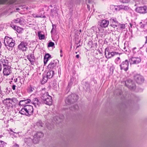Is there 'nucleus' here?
<instances>
[{
    "instance_id": "nucleus-14",
    "label": "nucleus",
    "mask_w": 147,
    "mask_h": 147,
    "mask_svg": "<svg viewBox=\"0 0 147 147\" xmlns=\"http://www.w3.org/2000/svg\"><path fill=\"white\" fill-rule=\"evenodd\" d=\"M31 102V100L30 99H24L20 100L19 103V105L20 106H23L25 107L26 106V104L30 103Z\"/></svg>"
},
{
    "instance_id": "nucleus-52",
    "label": "nucleus",
    "mask_w": 147,
    "mask_h": 147,
    "mask_svg": "<svg viewBox=\"0 0 147 147\" xmlns=\"http://www.w3.org/2000/svg\"><path fill=\"white\" fill-rule=\"evenodd\" d=\"M52 26H53V28H52V30H51V33H52L53 32V26H54V25H53Z\"/></svg>"
},
{
    "instance_id": "nucleus-3",
    "label": "nucleus",
    "mask_w": 147,
    "mask_h": 147,
    "mask_svg": "<svg viewBox=\"0 0 147 147\" xmlns=\"http://www.w3.org/2000/svg\"><path fill=\"white\" fill-rule=\"evenodd\" d=\"M4 42L5 46H7L11 48H9V50H12L15 45V41L13 40L12 38H9L6 36L4 39Z\"/></svg>"
},
{
    "instance_id": "nucleus-2",
    "label": "nucleus",
    "mask_w": 147,
    "mask_h": 147,
    "mask_svg": "<svg viewBox=\"0 0 147 147\" xmlns=\"http://www.w3.org/2000/svg\"><path fill=\"white\" fill-rule=\"evenodd\" d=\"M78 95L74 94H72L69 95L66 98L65 102L66 104L69 105L76 102L78 99Z\"/></svg>"
},
{
    "instance_id": "nucleus-21",
    "label": "nucleus",
    "mask_w": 147,
    "mask_h": 147,
    "mask_svg": "<svg viewBox=\"0 0 147 147\" xmlns=\"http://www.w3.org/2000/svg\"><path fill=\"white\" fill-rule=\"evenodd\" d=\"M33 103L35 107H36L37 105L38 107H39L41 103L38 98H35L33 99Z\"/></svg>"
},
{
    "instance_id": "nucleus-57",
    "label": "nucleus",
    "mask_w": 147,
    "mask_h": 147,
    "mask_svg": "<svg viewBox=\"0 0 147 147\" xmlns=\"http://www.w3.org/2000/svg\"><path fill=\"white\" fill-rule=\"evenodd\" d=\"M17 80V79L16 78V79H14V80L15 82H16Z\"/></svg>"
},
{
    "instance_id": "nucleus-1",
    "label": "nucleus",
    "mask_w": 147,
    "mask_h": 147,
    "mask_svg": "<svg viewBox=\"0 0 147 147\" xmlns=\"http://www.w3.org/2000/svg\"><path fill=\"white\" fill-rule=\"evenodd\" d=\"M33 112V107L30 105H27L22 108L19 113L22 115L30 116L32 114Z\"/></svg>"
},
{
    "instance_id": "nucleus-60",
    "label": "nucleus",
    "mask_w": 147,
    "mask_h": 147,
    "mask_svg": "<svg viewBox=\"0 0 147 147\" xmlns=\"http://www.w3.org/2000/svg\"><path fill=\"white\" fill-rule=\"evenodd\" d=\"M69 85H71V83H69V84H68V85H69Z\"/></svg>"
},
{
    "instance_id": "nucleus-56",
    "label": "nucleus",
    "mask_w": 147,
    "mask_h": 147,
    "mask_svg": "<svg viewBox=\"0 0 147 147\" xmlns=\"http://www.w3.org/2000/svg\"><path fill=\"white\" fill-rule=\"evenodd\" d=\"M87 7H88V9L89 10L90 8V6L89 5H87Z\"/></svg>"
},
{
    "instance_id": "nucleus-5",
    "label": "nucleus",
    "mask_w": 147,
    "mask_h": 147,
    "mask_svg": "<svg viewBox=\"0 0 147 147\" xmlns=\"http://www.w3.org/2000/svg\"><path fill=\"white\" fill-rule=\"evenodd\" d=\"M129 62L127 60H125L123 61L120 65L119 66L121 70H124L127 71L128 69Z\"/></svg>"
},
{
    "instance_id": "nucleus-20",
    "label": "nucleus",
    "mask_w": 147,
    "mask_h": 147,
    "mask_svg": "<svg viewBox=\"0 0 147 147\" xmlns=\"http://www.w3.org/2000/svg\"><path fill=\"white\" fill-rule=\"evenodd\" d=\"M48 98L44 102V103L47 105H51L52 104V97L51 96H48Z\"/></svg>"
},
{
    "instance_id": "nucleus-13",
    "label": "nucleus",
    "mask_w": 147,
    "mask_h": 147,
    "mask_svg": "<svg viewBox=\"0 0 147 147\" xmlns=\"http://www.w3.org/2000/svg\"><path fill=\"white\" fill-rule=\"evenodd\" d=\"M109 24V21L108 20H101L100 22V25L102 28H105L108 27Z\"/></svg>"
},
{
    "instance_id": "nucleus-43",
    "label": "nucleus",
    "mask_w": 147,
    "mask_h": 147,
    "mask_svg": "<svg viewBox=\"0 0 147 147\" xmlns=\"http://www.w3.org/2000/svg\"><path fill=\"white\" fill-rule=\"evenodd\" d=\"M123 8V9L126 10H128L129 8V7L127 6H124V5Z\"/></svg>"
},
{
    "instance_id": "nucleus-59",
    "label": "nucleus",
    "mask_w": 147,
    "mask_h": 147,
    "mask_svg": "<svg viewBox=\"0 0 147 147\" xmlns=\"http://www.w3.org/2000/svg\"><path fill=\"white\" fill-rule=\"evenodd\" d=\"M125 49H126V48L125 47L124 48H123V49H124V50H125V51H127V50H125Z\"/></svg>"
},
{
    "instance_id": "nucleus-27",
    "label": "nucleus",
    "mask_w": 147,
    "mask_h": 147,
    "mask_svg": "<svg viewBox=\"0 0 147 147\" xmlns=\"http://www.w3.org/2000/svg\"><path fill=\"white\" fill-rule=\"evenodd\" d=\"M41 32L39 31L38 32V36L39 39L40 40H42L44 39L45 36L44 34H41L40 33Z\"/></svg>"
},
{
    "instance_id": "nucleus-64",
    "label": "nucleus",
    "mask_w": 147,
    "mask_h": 147,
    "mask_svg": "<svg viewBox=\"0 0 147 147\" xmlns=\"http://www.w3.org/2000/svg\"><path fill=\"white\" fill-rule=\"evenodd\" d=\"M19 8H17L16 9V10H19Z\"/></svg>"
},
{
    "instance_id": "nucleus-63",
    "label": "nucleus",
    "mask_w": 147,
    "mask_h": 147,
    "mask_svg": "<svg viewBox=\"0 0 147 147\" xmlns=\"http://www.w3.org/2000/svg\"><path fill=\"white\" fill-rule=\"evenodd\" d=\"M80 40H79V41L78 43H77V44H78V43H80Z\"/></svg>"
},
{
    "instance_id": "nucleus-51",
    "label": "nucleus",
    "mask_w": 147,
    "mask_h": 147,
    "mask_svg": "<svg viewBox=\"0 0 147 147\" xmlns=\"http://www.w3.org/2000/svg\"><path fill=\"white\" fill-rule=\"evenodd\" d=\"M114 7H115V9L116 11H117V10H118V8L117 7V6H114Z\"/></svg>"
},
{
    "instance_id": "nucleus-23",
    "label": "nucleus",
    "mask_w": 147,
    "mask_h": 147,
    "mask_svg": "<svg viewBox=\"0 0 147 147\" xmlns=\"http://www.w3.org/2000/svg\"><path fill=\"white\" fill-rule=\"evenodd\" d=\"M57 14V10L56 9H51V12L50 14L51 16H52L53 18L56 16V14Z\"/></svg>"
},
{
    "instance_id": "nucleus-49",
    "label": "nucleus",
    "mask_w": 147,
    "mask_h": 147,
    "mask_svg": "<svg viewBox=\"0 0 147 147\" xmlns=\"http://www.w3.org/2000/svg\"><path fill=\"white\" fill-rule=\"evenodd\" d=\"M17 27L15 26H13V27H12V28L14 29L15 30H16L17 29Z\"/></svg>"
},
{
    "instance_id": "nucleus-28",
    "label": "nucleus",
    "mask_w": 147,
    "mask_h": 147,
    "mask_svg": "<svg viewBox=\"0 0 147 147\" xmlns=\"http://www.w3.org/2000/svg\"><path fill=\"white\" fill-rule=\"evenodd\" d=\"M34 90V89L32 86L30 85L27 88V91L28 93H31Z\"/></svg>"
},
{
    "instance_id": "nucleus-25",
    "label": "nucleus",
    "mask_w": 147,
    "mask_h": 147,
    "mask_svg": "<svg viewBox=\"0 0 147 147\" xmlns=\"http://www.w3.org/2000/svg\"><path fill=\"white\" fill-rule=\"evenodd\" d=\"M24 141L26 144L29 145L33 142V140L30 138H26L24 139Z\"/></svg>"
},
{
    "instance_id": "nucleus-6",
    "label": "nucleus",
    "mask_w": 147,
    "mask_h": 147,
    "mask_svg": "<svg viewBox=\"0 0 147 147\" xmlns=\"http://www.w3.org/2000/svg\"><path fill=\"white\" fill-rule=\"evenodd\" d=\"M28 43L25 42H21L18 46V49L23 52L26 51L28 49Z\"/></svg>"
},
{
    "instance_id": "nucleus-7",
    "label": "nucleus",
    "mask_w": 147,
    "mask_h": 147,
    "mask_svg": "<svg viewBox=\"0 0 147 147\" xmlns=\"http://www.w3.org/2000/svg\"><path fill=\"white\" fill-rule=\"evenodd\" d=\"M135 10L138 13L144 14L147 12V7L146 5L137 7L136 8Z\"/></svg>"
},
{
    "instance_id": "nucleus-22",
    "label": "nucleus",
    "mask_w": 147,
    "mask_h": 147,
    "mask_svg": "<svg viewBox=\"0 0 147 147\" xmlns=\"http://www.w3.org/2000/svg\"><path fill=\"white\" fill-rule=\"evenodd\" d=\"M51 58V55L49 53L46 54L44 56V62L45 65L48 61L49 58Z\"/></svg>"
},
{
    "instance_id": "nucleus-47",
    "label": "nucleus",
    "mask_w": 147,
    "mask_h": 147,
    "mask_svg": "<svg viewBox=\"0 0 147 147\" xmlns=\"http://www.w3.org/2000/svg\"><path fill=\"white\" fill-rule=\"evenodd\" d=\"M21 18H19V23H20V24H22V20H21Z\"/></svg>"
},
{
    "instance_id": "nucleus-40",
    "label": "nucleus",
    "mask_w": 147,
    "mask_h": 147,
    "mask_svg": "<svg viewBox=\"0 0 147 147\" xmlns=\"http://www.w3.org/2000/svg\"><path fill=\"white\" fill-rule=\"evenodd\" d=\"M8 0H0V4H4Z\"/></svg>"
},
{
    "instance_id": "nucleus-36",
    "label": "nucleus",
    "mask_w": 147,
    "mask_h": 147,
    "mask_svg": "<svg viewBox=\"0 0 147 147\" xmlns=\"http://www.w3.org/2000/svg\"><path fill=\"white\" fill-rule=\"evenodd\" d=\"M120 58L119 57H117L115 60V62L117 64H118L119 62Z\"/></svg>"
},
{
    "instance_id": "nucleus-32",
    "label": "nucleus",
    "mask_w": 147,
    "mask_h": 147,
    "mask_svg": "<svg viewBox=\"0 0 147 147\" xmlns=\"http://www.w3.org/2000/svg\"><path fill=\"white\" fill-rule=\"evenodd\" d=\"M55 45V44L53 42H50L48 44V47H53Z\"/></svg>"
},
{
    "instance_id": "nucleus-48",
    "label": "nucleus",
    "mask_w": 147,
    "mask_h": 147,
    "mask_svg": "<svg viewBox=\"0 0 147 147\" xmlns=\"http://www.w3.org/2000/svg\"><path fill=\"white\" fill-rule=\"evenodd\" d=\"M100 31V30L99 28V27H97V29L96 30V32H98Z\"/></svg>"
},
{
    "instance_id": "nucleus-11",
    "label": "nucleus",
    "mask_w": 147,
    "mask_h": 147,
    "mask_svg": "<svg viewBox=\"0 0 147 147\" xmlns=\"http://www.w3.org/2000/svg\"><path fill=\"white\" fill-rule=\"evenodd\" d=\"M141 61L140 57H131L129 59L130 64H137Z\"/></svg>"
},
{
    "instance_id": "nucleus-53",
    "label": "nucleus",
    "mask_w": 147,
    "mask_h": 147,
    "mask_svg": "<svg viewBox=\"0 0 147 147\" xmlns=\"http://www.w3.org/2000/svg\"><path fill=\"white\" fill-rule=\"evenodd\" d=\"M78 106L77 105H75V107H74V108L75 109H77L78 108Z\"/></svg>"
},
{
    "instance_id": "nucleus-26",
    "label": "nucleus",
    "mask_w": 147,
    "mask_h": 147,
    "mask_svg": "<svg viewBox=\"0 0 147 147\" xmlns=\"http://www.w3.org/2000/svg\"><path fill=\"white\" fill-rule=\"evenodd\" d=\"M48 78H48L47 76H46L45 75H43L42 77V83L44 84L45 83H46L47 82V79Z\"/></svg>"
},
{
    "instance_id": "nucleus-29",
    "label": "nucleus",
    "mask_w": 147,
    "mask_h": 147,
    "mask_svg": "<svg viewBox=\"0 0 147 147\" xmlns=\"http://www.w3.org/2000/svg\"><path fill=\"white\" fill-rule=\"evenodd\" d=\"M36 124L38 127H42L43 125V123L41 121H39L37 122Z\"/></svg>"
},
{
    "instance_id": "nucleus-38",
    "label": "nucleus",
    "mask_w": 147,
    "mask_h": 147,
    "mask_svg": "<svg viewBox=\"0 0 147 147\" xmlns=\"http://www.w3.org/2000/svg\"><path fill=\"white\" fill-rule=\"evenodd\" d=\"M32 16L34 18H42L41 16H38L36 15L35 14H33L32 15Z\"/></svg>"
},
{
    "instance_id": "nucleus-34",
    "label": "nucleus",
    "mask_w": 147,
    "mask_h": 147,
    "mask_svg": "<svg viewBox=\"0 0 147 147\" xmlns=\"http://www.w3.org/2000/svg\"><path fill=\"white\" fill-rule=\"evenodd\" d=\"M119 26L120 28L121 29H123L125 28V26L124 24H119Z\"/></svg>"
},
{
    "instance_id": "nucleus-35",
    "label": "nucleus",
    "mask_w": 147,
    "mask_h": 147,
    "mask_svg": "<svg viewBox=\"0 0 147 147\" xmlns=\"http://www.w3.org/2000/svg\"><path fill=\"white\" fill-rule=\"evenodd\" d=\"M132 51L133 53L135 54L138 51V50L136 47H134L132 49Z\"/></svg>"
},
{
    "instance_id": "nucleus-41",
    "label": "nucleus",
    "mask_w": 147,
    "mask_h": 147,
    "mask_svg": "<svg viewBox=\"0 0 147 147\" xmlns=\"http://www.w3.org/2000/svg\"><path fill=\"white\" fill-rule=\"evenodd\" d=\"M129 0H120L121 2L123 3H127L129 1Z\"/></svg>"
},
{
    "instance_id": "nucleus-42",
    "label": "nucleus",
    "mask_w": 147,
    "mask_h": 147,
    "mask_svg": "<svg viewBox=\"0 0 147 147\" xmlns=\"http://www.w3.org/2000/svg\"><path fill=\"white\" fill-rule=\"evenodd\" d=\"M97 29V28L95 26H94L92 27V28H91V30H92L93 31H96V30Z\"/></svg>"
},
{
    "instance_id": "nucleus-10",
    "label": "nucleus",
    "mask_w": 147,
    "mask_h": 147,
    "mask_svg": "<svg viewBox=\"0 0 147 147\" xmlns=\"http://www.w3.org/2000/svg\"><path fill=\"white\" fill-rule=\"evenodd\" d=\"M134 79L137 83L141 84L144 81L143 77L140 74H136L134 76Z\"/></svg>"
},
{
    "instance_id": "nucleus-54",
    "label": "nucleus",
    "mask_w": 147,
    "mask_h": 147,
    "mask_svg": "<svg viewBox=\"0 0 147 147\" xmlns=\"http://www.w3.org/2000/svg\"><path fill=\"white\" fill-rule=\"evenodd\" d=\"M76 57L77 58V59H78L79 58V55H76Z\"/></svg>"
},
{
    "instance_id": "nucleus-55",
    "label": "nucleus",
    "mask_w": 147,
    "mask_h": 147,
    "mask_svg": "<svg viewBox=\"0 0 147 147\" xmlns=\"http://www.w3.org/2000/svg\"><path fill=\"white\" fill-rule=\"evenodd\" d=\"M145 38H146V41L145 42V43H147V36L145 37Z\"/></svg>"
},
{
    "instance_id": "nucleus-18",
    "label": "nucleus",
    "mask_w": 147,
    "mask_h": 147,
    "mask_svg": "<svg viewBox=\"0 0 147 147\" xmlns=\"http://www.w3.org/2000/svg\"><path fill=\"white\" fill-rule=\"evenodd\" d=\"M3 102L7 106H10L12 105L11 98H7L3 100Z\"/></svg>"
},
{
    "instance_id": "nucleus-61",
    "label": "nucleus",
    "mask_w": 147,
    "mask_h": 147,
    "mask_svg": "<svg viewBox=\"0 0 147 147\" xmlns=\"http://www.w3.org/2000/svg\"><path fill=\"white\" fill-rule=\"evenodd\" d=\"M81 45H79L77 47V48H78V47L79 46H80Z\"/></svg>"
},
{
    "instance_id": "nucleus-58",
    "label": "nucleus",
    "mask_w": 147,
    "mask_h": 147,
    "mask_svg": "<svg viewBox=\"0 0 147 147\" xmlns=\"http://www.w3.org/2000/svg\"><path fill=\"white\" fill-rule=\"evenodd\" d=\"M46 18V16H42L41 18Z\"/></svg>"
},
{
    "instance_id": "nucleus-44",
    "label": "nucleus",
    "mask_w": 147,
    "mask_h": 147,
    "mask_svg": "<svg viewBox=\"0 0 147 147\" xmlns=\"http://www.w3.org/2000/svg\"><path fill=\"white\" fill-rule=\"evenodd\" d=\"M19 18H17L16 19L14 20H13V22L15 23H19Z\"/></svg>"
},
{
    "instance_id": "nucleus-4",
    "label": "nucleus",
    "mask_w": 147,
    "mask_h": 147,
    "mask_svg": "<svg viewBox=\"0 0 147 147\" xmlns=\"http://www.w3.org/2000/svg\"><path fill=\"white\" fill-rule=\"evenodd\" d=\"M126 86L131 90H134L135 88L136 85L134 82L131 79H128L125 82Z\"/></svg>"
},
{
    "instance_id": "nucleus-30",
    "label": "nucleus",
    "mask_w": 147,
    "mask_h": 147,
    "mask_svg": "<svg viewBox=\"0 0 147 147\" xmlns=\"http://www.w3.org/2000/svg\"><path fill=\"white\" fill-rule=\"evenodd\" d=\"M12 102H13L14 103L17 104L18 103V101L17 100V99L16 98H11Z\"/></svg>"
},
{
    "instance_id": "nucleus-19",
    "label": "nucleus",
    "mask_w": 147,
    "mask_h": 147,
    "mask_svg": "<svg viewBox=\"0 0 147 147\" xmlns=\"http://www.w3.org/2000/svg\"><path fill=\"white\" fill-rule=\"evenodd\" d=\"M48 92L42 94L41 97V101L44 103L46 100L48 98V96H50Z\"/></svg>"
},
{
    "instance_id": "nucleus-15",
    "label": "nucleus",
    "mask_w": 147,
    "mask_h": 147,
    "mask_svg": "<svg viewBox=\"0 0 147 147\" xmlns=\"http://www.w3.org/2000/svg\"><path fill=\"white\" fill-rule=\"evenodd\" d=\"M11 72V67L9 66L4 67L3 69V73L5 76H8Z\"/></svg>"
},
{
    "instance_id": "nucleus-17",
    "label": "nucleus",
    "mask_w": 147,
    "mask_h": 147,
    "mask_svg": "<svg viewBox=\"0 0 147 147\" xmlns=\"http://www.w3.org/2000/svg\"><path fill=\"white\" fill-rule=\"evenodd\" d=\"M27 59L30 61L31 64H32L34 62L35 59L33 53H31L30 56L27 55Z\"/></svg>"
},
{
    "instance_id": "nucleus-24",
    "label": "nucleus",
    "mask_w": 147,
    "mask_h": 147,
    "mask_svg": "<svg viewBox=\"0 0 147 147\" xmlns=\"http://www.w3.org/2000/svg\"><path fill=\"white\" fill-rule=\"evenodd\" d=\"M54 71L52 70H51L47 72V76L49 79L53 77L54 74Z\"/></svg>"
},
{
    "instance_id": "nucleus-50",
    "label": "nucleus",
    "mask_w": 147,
    "mask_h": 147,
    "mask_svg": "<svg viewBox=\"0 0 147 147\" xmlns=\"http://www.w3.org/2000/svg\"><path fill=\"white\" fill-rule=\"evenodd\" d=\"M111 26L114 28H115V27H117V26L116 25H115L111 24Z\"/></svg>"
},
{
    "instance_id": "nucleus-45",
    "label": "nucleus",
    "mask_w": 147,
    "mask_h": 147,
    "mask_svg": "<svg viewBox=\"0 0 147 147\" xmlns=\"http://www.w3.org/2000/svg\"><path fill=\"white\" fill-rule=\"evenodd\" d=\"M12 147H19V146L18 144H15Z\"/></svg>"
},
{
    "instance_id": "nucleus-62",
    "label": "nucleus",
    "mask_w": 147,
    "mask_h": 147,
    "mask_svg": "<svg viewBox=\"0 0 147 147\" xmlns=\"http://www.w3.org/2000/svg\"><path fill=\"white\" fill-rule=\"evenodd\" d=\"M141 27H144V25H142L141 26Z\"/></svg>"
},
{
    "instance_id": "nucleus-46",
    "label": "nucleus",
    "mask_w": 147,
    "mask_h": 147,
    "mask_svg": "<svg viewBox=\"0 0 147 147\" xmlns=\"http://www.w3.org/2000/svg\"><path fill=\"white\" fill-rule=\"evenodd\" d=\"M16 86L15 85H13L12 86V88L13 90H15L16 89Z\"/></svg>"
},
{
    "instance_id": "nucleus-37",
    "label": "nucleus",
    "mask_w": 147,
    "mask_h": 147,
    "mask_svg": "<svg viewBox=\"0 0 147 147\" xmlns=\"http://www.w3.org/2000/svg\"><path fill=\"white\" fill-rule=\"evenodd\" d=\"M123 5H121L117 6V7L119 8L118 10H120L121 9H123Z\"/></svg>"
},
{
    "instance_id": "nucleus-31",
    "label": "nucleus",
    "mask_w": 147,
    "mask_h": 147,
    "mask_svg": "<svg viewBox=\"0 0 147 147\" xmlns=\"http://www.w3.org/2000/svg\"><path fill=\"white\" fill-rule=\"evenodd\" d=\"M16 30L18 32L20 33L22 31L23 29L20 27H17Z\"/></svg>"
},
{
    "instance_id": "nucleus-9",
    "label": "nucleus",
    "mask_w": 147,
    "mask_h": 147,
    "mask_svg": "<svg viewBox=\"0 0 147 147\" xmlns=\"http://www.w3.org/2000/svg\"><path fill=\"white\" fill-rule=\"evenodd\" d=\"M107 48H106L105 49V57L106 58L108 59H110L112 57H113L115 55H117L119 54V55H120V54L117 52H110L108 50H107V52H108L107 55H106V51Z\"/></svg>"
},
{
    "instance_id": "nucleus-33",
    "label": "nucleus",
    "mask_w": 147,
    "mask_h": 147,
    "mask_svg": "<svg viewBox=\"0 0 147 147\" xmlns=\"http://www.w3.org/2000/svg\"><path fill=\"white\" fill-rule=\"evenodd\" d=\"M6 144V143L2 141H0V146L3 147Z\"/></svg>"
},
{
    "instance_id": "nucleus-12",
    "label": "nucleus",
    "mask_w": 147,
    "mask_h": 147,
    "mask_svg": "<svg viewBox=\"0 0 147 147\" xmlns=\"http://www.w3.org/2000/svg\"><path fill=\"white\" fill-rule=\"evenodd\" d=\"M43 136V134L41 132H38L35 134L33 139V142L35 144L38 143L39 142V139Z\"/></svg>"
},
{
    "instance_id": "nucleus-16",
    "label": "nucleus",
    "mask_w": 147,
    "mask_h": 147,
    "mask_svg": "<svg viewBox=\"0 0 147 147\" xmlns=\"http://www.w3.org/2000/svg\"><path fill=\"white\" fill-rule=\"evenodd\" d=\"M0 63L1 64H2L4 67L11 66L10 65L9 62L7 59H2L0 60Z\"/></svg>"
},
{
    "instance_id": "nucleus-8",
    "label": "nucleus",
    "mask_w": 147,
    "mask_h": 147,
    "mask_svg": "<svg viewBox=\"0 0 147 147\" xmlns=\"http://www.w3.org/2000/svg\"><path fill=\"white\" fill-rule=\"evenodd\" d=\"M59 64V61L56 60L51 61L47 66V69L49 70H52L56 68L57 64Z\"/></svg>"
},
{
    "instance_id": "nucleus-39",
    "label": "nucleus",
    "mask_w": 147,
    "mask_h": 147,
    "mask_svg": "<svg viewBox=\"0 0 147 147\" xmlns=\"http://www.w3.org/2000/svg\"><path fill=\"white\" fill-rule=\"evenodd\" d=\"M110 22H111L112 23H113L114 22H117V20L116 19H111L110 20Z\"/></svg>"
}]
</instances>
